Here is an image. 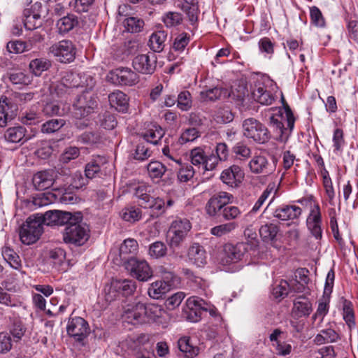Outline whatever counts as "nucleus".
Segmentation results:
<instances>
[{"label": "nucleus", "mask_w": 358, "mask_h": 358, "mask_svg": "<svg viewBox=\"0 0 358 358\" xmlns=\"http://www.w3.org/2000/svg\"><path fill=\"white\" fill-rule=\"evenodd\" d=\"M233 199V195L226 192L214 194L206 204L207 215L211 217L222 216L226 221L238 220L242 215L241 210L238 206L229 205Z\"/></svg>", "instance_id": "1"}, {"label": "nucleus", "mask_w": 358, "mask_h": 358, "mask_svg": "<svg viewBox=\"0 0 358 358\" xmlns=\"http://www.w3.org/2000/svg\"><path fill=\"white\" fill-rule=\"evenodd\" d=\"M268 123L276 133V140L285 143L294 127L293 113L286 105L283 108H271L268 110Z\"/></svg>", "instance_id": "2"}, {"label": "nucleus", "mask_w": 358, "mask_h": 358, "mask_svg": "<svg viewBox=\"0 0 358 358\" xmlns=\"http://www.w3.org/2000/svg\"><path fill=\"white\" fill-rule=\"evenodd\" d=\"M244 136L257 143L264 144L271 138L270 132L262 123L250 117L245 120L242 124Z\"/></svg>", "instance_id": "3"}, {"label": "nucleus", "mask_w": 358, "mask_h": 358, "mask_svg": "<svg viewBox=\"0 0 358 358\" xmlns=\"http://www.w3.org/2000/svg\"><path fill=\"white\" fill-rule=\"evenodd\" d=\"M89 238L90 229L86 224L81 221H75L71 224L66 226L63 235V239L66 243L76 246L84 245Z\"/></svg>", "instance_id": "4"}, {"label": "nucleus", "mask_w": 358, "mask_h": 358, "mask_svg": "<svg viewBox=\"0 0 358 358\" xmlns=\"http://www.w3.org/2000/svg\"><path fill=\"white\" fill-rule=\"evenodd\" d=\"M43 231V227L35 215L29 216L20 230V238L22 243L30 245L39 239Z\"/></svg>", "instance_id": "5"}, {"label": "nucleus", "mask_w": 358, "mask_h": 358, "mask_svg": "<svg viewBox=\"0 0 358 358\" xmlns=\"http://www.w3.org/2000/svg\"><path fill=\"white\" fill-rule=\"evenodd\" d=\"M151 187L141 183L134 188V195L138 199L139 205L144 208H152L157 211L164 210L165 203L159 198L150 195Z\"/></svg>", "instance_id": "6"}, {"label": "nucleus", "mask_w": 358, "mask_h": 358, "mask_svg": "<svg viewBox=\"0 0 358 358\" xmlns=\"http://www.w3.org/2000/svg\"><path fill=\"white\" fill-rule=\"evenodd\" d=\"M192 229V224L187 218L178 217L171 224L169 232L171 234L169 245L171 247H179L185 240Z\"/></svg>", "instance_id": "7"}, {"label": "nucleus", "mask_w": 358, "mask_h": 358, "mask_svg": "<svg viewBox=\"0 0 358 358\" xmlns=\"http://www.w3.org/2000/svg\"><path fill=\"white\" fill-rule=\"evenodd\" d=\"M149 336L141 334L127 340L128 348L134 352L136 358H157L151 347L148 346Z\"/></svg>", "instance_id": "8"}, {"label": "nucleus", "mask_w": 358, "mask_h": 358, "mask_svg": "<svg viewBox=\"0 0 358 358\" xmlns=\"http://www.w3.org/2000/svg\"><path fill=\"white\" fill-rule=\"evenodd\" d=\"M96 106V101L94 94L87 90L78 97L73 103V115L76 118L81 119L91 113Z\"/></svg>", "instance_id": "9"}, {"label": "nucleus", "mask_w": 358, "mask_h": 358, "mask_svg": "<svg viewBox=\"0 0 358 358\" xmlns=\"http://www.w3.org/2000/svg\"><path fill=\"white\" fill-rule=\"evenodd\" d=\"M136 289V283L131 280H115L112 282L108 289L105 299L107 301L111 302L115 300L119 294L128 296L131 294Z\"/></svg>", "instance_id": "10"}, {"label": "nucleus", "mask_w": 358, "mask_h": 358, "mask_svg": "<svg viewBox=\"0 0 358 358\" xmlns=\"http://www.w3.org/2000/svg\"><path fill=\"white\" fill-rule=\"evenodd\" d=\"M50 52L58 61L62 63H69L76 57V48L69 40H63L53 44L50 48Z\"/></svg>", "instance_id": "11"}, {"label": "nucleus", "mask_w": 358, "mask_h": 358, "mask_svg": "<svg viewBox=\"0 0 358 358\" xmlns=\"http://www.w3.org/2000/svg\"><path fill=\"white\" fill-rule=\"evenodd\" d=\"M107 80L115 85L131 86L138 82V76L131 69L118 68L110 71Z\"/></svg>", "instance_id": "12"}, {"label": "nucleus", "mask_w": 358, "mask_h": 358, "mask_svg": "<svg viewBox=\"0 0 358 358\" xmlns=\"http://www.w3.org/2000/svg\"><path fill=\"white\" fill-rule=\"evenodd\" d=\"M126 268L133 277L140 281H147L152 276V271L147 261L132 257L127 260Z\"/></svg>", "instance_id": "13"}, {"label": "nucleus", "mask_w": 358, "mask_h": 358, "mask_svg": "<svg viewBox=\"0 0 358 358\" xmlns=\"http://www.w3.org/2000/svg\"><path fill=\"white\" fill-rule=\"evenodd\" d=\"M277 159L273 157L271 161L266 157L258 155H255L249 162V167L253 173L270 175L276 169Z\"/></svg>", "instance_id": "14"}, {"label": "nucleus", "mask_w": 358, "mask_h": 358, "mask_svg": "<svg viewBox=\"0 0 358 358\" xmlns=\"http://www.w3.org/2000/svg\"><path fill=\"white\" fill-rule=\"evenodd\" d=\"M245 251L246 245L244 243H238L236 245L227 243L224 246L220 264L229 265L236 263L241 259Z\"/></svg>", "instance_id": "15"}, {"label": "nucleus", "mask_w": 358, "mask_h": 358, "mask_svg": "<svg viewBox=\"0 0 358 358\" xmlns=\"http://www.w3.org/2000/svg\"><path fill=\"white\" fill-rule=\"evenodd\" d=\"M145 303L134 301L124 307L122 317L128 322L133 324L142 323L145 321Z\"/></svg>", "instance_id": "16"}, {"label": "nucleus", "mask_w": 358, "mask_h": 358, "mask_svg": "<svg viewBox=\"0 0 358 358\" xmlns=\"http://www.w3.org/2000/svg\"><path fill=\"white\" fill-rule=\"evenodd\" d=\"M66 331L70 336L81 341L89 333V325L83 318L76 317L69 320Z\"/></svg>", "instance_id": "17"}, {"label": "nucleus", "mask_w": 358, "mask_h": 358, "mask_svg": "<svg viewBox=\"0 0 358 358\" xmlns=\"http://www.w3.org/2000/svg\"><path fill=\"white\" fill-rule=\"evenodd\" d=\"M187 307L191 312H194L196 317L201 315V311L208 312L212 317H217L218 315L217 308L210 303L198 296H190L186 301Z\"/></svg>", "instance_id": "18"}, {"label": "nucleus", "mask_w": 358, "mask_h": 358, "mask_svg": "<svg viewBox=\"0 0 358 358\" xmlns=\"http://www.w3.org/2000/svg\"><path fill=\"white\" fill-rule=\"evenodd\" d=\"M157 57L154 53L137 55L133 60L134 68L145 74H152L156 68Z\"/></svg>", "instance_id": "19"}, {"label": "nucleus", "mask_w": 358, "mask_h": 358, "mask_svg": "<svg viewBox=\"0 0 358 358\" xmlns=\"http://www.w3.org/2000/svg\"><path fill=\"white\" fill-rule=\"evenodd\" d=\"M244 176V172L239 166L232 165L222 171L220 180L227 186L234 188L242 182Z\"/></svg>", "instance_id": "20"}, {"label": "nucleus", "mask_w": 358, "mask_h": 358, "mask_svg": "<svg viewBox=\"0 0 358 358\" xmlns=\"http://www.w3.org/2000/svg\"><path fill=\"white\" fill-rule=\"evenodd\" d=\"M145 318L161 324L166 327L170 320L169 313L159 305L155 303L145 304Z\"/></svg>", "instance_id": "21"}, {"label": "nucleus", "mask_w": 358, "mask_h": 358, "mask_svg": "<svg viewBox=\"0 0 358 358\" xmlns=\"http://www.w3.org/2000/svg\"><path fill=\"white\" fill-rule=\"evenodd\" d=\"M301 213L302 210L300 207L283 203L275 208L273 216L282 221H288L298 219Z\"/></svg>", "instance_id": "22"}, {"label": "nucleus", "mask_w": 358, "mask_h": 358, "mask_svg": "<svg viewBox=\"0 0 358 358\" xmlns=\"http://www.w3.org/2000/svg\"><path fill=\"white\" fill-rule=\"evenodd\" d=\"M322 216L318 205H315L310 210L307 218V227L311 234L316 239H321L322 230L321 228Z\"/></svg>", "instance_id": "23"}, {"label": "nucleus", "mask_w": 358, "mask_h": 358, "mask_svg": "<svg viewBox=\"0 0 358 358\" xmlns=\"http://www.w3.org/2000/svg\"><path fill=\"white\" fill-rule=\"evenodd\" d=\"M36 189L41 191L51 187L55 182V173L51 171L37 172L32 178Z\"/></svg>", "instance_id": "24"}, {"label": "nucleus", "mask_w": 358, "mask_h": 358, "mask_svg": "<svg viewBox=\"0 0 358 358\" xmlns=\"http://www.w3.org/2000/svg\"><path fill=\"white\" fill-rule=\"evenodd\" d=\"M187 258L192 264L197 267H202L207 263L206 250L202 245L197 243H194L189 248Z\"/></svg>", "instance_id": "25"}, {"label": "nucleus", "mask_w": 358, "mask_h": 358, "mask_svg": "<svg viewBox=\"0 0 358 358\" xmlns=\"http://www.w3.org/2000/svg\"><path fill=\"white\" fill-rule=\"evenodd\" d=\"M340 339L338 333L333 328L332 323L329 322L326 328L321 329L315 336L313 342L315 345H320L324 343H336Z\"/></svg>", "instance_id": "26"}, {"label": "nucleus", "mask_w": 358, "mask_h": 358, "mask_svg": "<svg viewBox=\"0 0 358 358\" xmlns=\"http://www.w3.org/2000/svg\"><path fill=\"white\" fill-rule=\"evenodd\" d=\"M253 99L262 105H271L275 100L273 95L266 90L264 85L260 82L255 84L252 92Z\"/></svg>", "instance_id": "27"}, {"label": "nucleus", "mask_w": 358, "mask_h": 358, "mask_svg": "<svg viewBox=\"0 0 358 358\" xmlns=\"http://www.w3.org/2000/svg\"><path fill=\"white\" fill-rule=\"evenodd\" d=\"M312 303L306 298L299 296L294 301L292 313L296 317H308L312 312Z\"/></svg>", "instance_id": "28"}, {"label": "nucleus", "mask_w": 358, "mask_h": 358, "mask_svg": "<svg viewBox=\"0 0 358 358\" xmlns=\"http://www.w3.org/2000/svg\"><path fill=\"white\" fill-rule=\"evenodd\" d=\"M108 100L110 106L115 110L122 113L127 110L129 99L122 92L117 90L110 93L108 96Z\"/></svg>", "instance_id": "29"}, {"label": "nucleus", "mask_w": 358, "mask_h": 358, "mask_svg": "<svg viewBox=\"0 0 358 358\" xmlns=\"http://www.w3.org/2000/svg\"><path fill=\"white\" fill-rule=\"evenodd\" d=\"M171 283L165 280H157L150 284L148 294L154 299L162 298L171 289Z\"/></svg>", "instance_id": "30"}, {"label": "nucleus", "mask_w": 358, "mask_h": 358, "mask_svg": "<svg viewBox=\"0 0 358 358\" xmlns=\"http://www.w3.org/2000/svg\"><path fill=\"white\" fill-rule=\"evenodd\" d=\"M178 346L186 358H194L199 353V348L193 343L189 336L180 338L178 341Z\"/></svg>", "instance_id": "31"}, {"label": "nucleus", "mask_w": 358, "mask_h": 358, "mask_svg": "<svg viewBox=\"0 0 358 358\" xmlns=\"http://www.w3.org/2000/svg\"><path fill=\"white\" fill-rule=\"evenodd\" d=\"M79 24L78 18L73 14H69L57 22V28L59 34H64L72 30Z\"/></svg>", "instance_id": "32"}, {"label": "nucleus", "mask_w": 358, "mask_h": 358, "mask_svg": "<svg viewBox=\"0 0 358 358\" xmlns=\"http://www.w3.org/2000/svg\"><path fill=\"white\" fill-rule=\"evenodd\" d=\"M167 34L164 31H157L152 34L149 39V46L155 52H161L165 47Z\"/></svg>", "instance_id": "33"}, {"label": "nucleus", "mask_w": 358, "mask_h": 358, "mask_svg": "<svg viewBox=\"0 0 358 358\" xmlns=\"http://www.w3.org/2000/svg\"><path fill=\"white\" fill-rule=\"evenodd\" d=\"M164 131L160 126L157 124H152L143 134V137L148 143L157 145L164 136Z\"/></svg>", "instance_id": "34"}, {"label": "nucleus", "mask_w": 358, "mask_h": 358, "mask_svg": "<svg viewBox=\"0 0 358 358\" xmlns=\"http://www.w3.org/2000/svg\"><path fill=\"white\" fill-rule=\"evenodd\" d=\"M138 249V242L134 238H127L124 241L119 248L120 257L122 261L127 262V255L135 254Z\"/></svg>", "instance_id": "35"}, {"label": "nucleus", "mask_w": 358, "mask_h": 358, "mask_svg": "<svg viewBox=\"0 0 358 358\" xmlns=\"http://www.w3.org/2000/svg\"><path fill=\"white\" fill-rule=\"evenodd\" d=\"M167 250V246L164 242L157 241L149 245L148 254L150 258L159 259L166 255Z\"/></svg>", "instance_id": "36"}, {"label": "nucleus", "mask_w": 358, "mask_h": 358, "mask_svg": "<svg viewBox=\"0 0 358 358\" xmlns=\"http://www.w3.org/2000/svg\"><path fill=\"white\" fill-rule=\"evenodd\" d=\"M343 318L351 331L355 327V313L352 303L346 299L343 301Z\"/></svg>", "instance_id": "37"}, {"label": "nucleus", "mask_w": 358, "mask_h": 358, "mask_svg": "<svg viewBox=\"0 0 358 358\" xmlns=\"http://www.w3.org/2000/svg\"><path fill=\"white\" fill-rule=\"evenodd\" d=\"M279 231V227L273 223H267L259 229V234L264 241H271L275 239Z\"/></svg>", "instance_id": "38"}, {"label": "nucleus", "mask_w": 358, "mask_h": 358, "mask_svg": "<svg viewBox=\"0 0 358 358\" xmlns=\"http://www.w3.org/2000/svg\"><path fill=\"white\" fill-rule=\"evenodd\" d=\"M248 94V90L244 81L240 80L231 86V92H227V96H232L233 99L243 101Z\"/></svg>", "instance_id": "39"}, {"label": "nucleus", "mask_w": 358, "mask_h": 358, "mask_svg": "<svg viewBox=\"0 0 358 358\" xmlns=\"http://www.w3.org/2000/svg\"><path fill=\"white\" fill-rule=\"evenodd\" d=\"M227 90L223 88L214 87L200 92L201 99L202 101H215L221 98L222 96L226 97Z\"/></svg>", "instance_id": "40"}, {"label": "nucleus", "mask_w": 358, "mask_h": 358, "mask_svg": "<svg viewBox=\"0 0 358 358\" xmlns=\"http://www.w3.org/2000/svg\"><path fill=\"white\" fill-rule=\"evenodd\" d=\"M2 256L5 261L13 268L18 269L21 266L19 255L10 248L5 247L2 250Z\"/></svg>", "instance_id": "41"}, {"label": "nucleus", "mask_w": 358, "mask_h": 358, "mask_svg": "<svg viewBox=\"0 0 358 358\" xmlns=\"http://www.w3.org/2000/svg\"><path fill=\"white\" fill-rule=\"evenodd\" d=\"M206 154L205 151L199 147L192 149L190 152V160L192 165L197 167L200 171H203Z\"/></svg>", "instance_id": "42"}, {"label": "nucleus", "mask_w": 358, "mask_h": 358, "mask_svg": "<svg viewBox=\"0 0 358 358\" xmlns=\"http://www.w3.org/2000/svg\"><path fill=\"white\" fill-rule=\"evenodd\" d=\"M238 227L237 222H228L213 227L210 229V233L215 236L221 237L234 231Z\"/></svg>", "instance_id": "43"}, {"label": "nucleus", "mask_w": 358, "mask_h": 358, "mask_svg": "<svg viewBox=\"0 0 358 358\" xmlns=\"http://www.w3.org/2000/svg\"><path fill=\"white\" fill-rule=\"evenodd\" d=\"M50 66V62L44 58L33 59L29 64V68L36 76H40L41 73L48 70Z\"/></svg>", "instance_id": "44"}, {"label": "nucleus", "mask_w": 358, "mask_h": 358, "mask_svg": "<svg viewBox=\"0 0 358 358\" xmlns=\"http://www.w3.org/2000/svg\"><path fill=\"white\" fill-rule=\"evenodd\" d=\"M4 136L7 141L10 143H18L24 138L25 129L22 127L8 128Z\"/></svg>", "instance_id": "45"}, {"label": "nucleus", "mask_w": 358, "mask_h": 358, "mask_svg": "<svg viewBox=\"0 0 358 358\" xmlns=\"http://www.w3.org/2000/svg\"><path fill=\"white\" fill-rule=\"evenodd\" d=\"M82 214L80 212L72 214L69 212L58 210L57 225L67 226L71 224L75 221H82Z\"/></svg>", "instance_id": "46"}, {"label": "nucleus", "mask_w": 358, "mask_h": 358, "mask_svg": "<svg viewBox=\"0 0 358 358\" xmlns=\"http://www.w3.org/2000/svg\"><path fill=\"white\" fill-rule=\"evenodd\" d=\"M38 221H40L41 225L48 226L57 225L58 210L47 211L45 214H34Z\"/></svg>", "instance_id": "47"}, {"label": "nucleus", "mask_w": 358, "mask_h": 358, "mask_svg": "<svg viewBox=\"0 0 358 358\" xmlns=\"http://www.w3.org/2000/svg\"><path fill=\"white\" fill-rule=\"evenodd\" d=\"M6 48L10 53L19 54L31 50V45L30 42L16 40L8 42Z\"/></svg>", "instance_id": "48"}, {"label": "nucleus", "mask_w": 358, "mask_h": 358, "mask_svg": "<svg viewBox=\"0 0 358 358\" xmlns=\"http://www.w3.org/2000/svg\"><path fill=\"white\" fill-rule=\"evenodd\" d=\"M182 21V16L180 13L169 11L162 16V22L168 28L179 25Z\"/></svg>", "instance_id": "49"}, {"label": "nucleus", "mask_w": 358, "mask_h": 358, "mask_svg": "<svg viewBox=\"0 0 358 358\" xmlns=\"http://www.w3.org/2000/svg\"><path fill=\"white\" fill-rule=\"evenodd\" d=\"M148 172L152 178H159L166 171V166L158 161L150 162L147 166Z\"/></svg>", "instance_id": "50"}, {"label": "nucleus", "mask_w": 358, "mask_h": 358, "mask_svg": "<svg viewBox=\"0 0 358 358\" xmlns=\"http://www.w3.org/2000/svg\"><path fill=\"white\" fill-rule=\"evenodd\" d=\"M124 25L129 32L138 33L142 30L144 26V22L143 20L138 17H130L124 20Z\"/></svg>", "instance_id": "51"}, {"label": "nucleus", "mask_w": 358, "mask_h": 358, "mask_svg": "<svg viewBox=\"0 0 358 358\" xmlns=\"http://www.w3.org/2000/svg\"><path fill=\"white\" fill-rule=\"evenodd\" d=\"M329 312V303L326 299H322L319 301L318 306L316 312L312 316V320L315 321L317 317L320 318V322L315 325L316 328L321 327V324L323 322L324 317Z\"/></svg>", "instance_id": "52"}, {"label": "nucleus", "mask_w": 358, "mask_h": 358, "mask_svg": "<svg viewBox=\"0 0 358 358\" xmlns=\"http://www.w3.org/2000/svg\"><path fill=\"white\" fill-rule=\"evenodd\" d=\"M192 106V96L188 91L181 92L177 98V106L182 111L189 110Z\"/></svg>", "instance_id": "53"}, {"label": "nucleus", "mask_w": 358, "mask_h": 358, "mask_svg": "<svg viewBox=\"0 0 358 358\" xmlns=\"http://www.w3.org/2000/svg\"><path fill=\"white\" fill-rule=\"evenodd\" d=\"M121 217L127 222H135L141 219V210L135 207L125 208L122 210Z\"/></svg>", "instance_id": "54"}, {"label": "nucleus", "mask_w": 358, "mask_h": 358, "mask_svg": "<svg viewBox=\"0 0 358 358\" xmlns=\"http://www.w3.org/2000/svg\"><path fill=\"white\" fill-rule=\"evenodd\" d=\"M10 82L14 85H28L31 83L32 78L21 71L12 72L9 75Z\"/></svg>", "instance_id": "55"}, {"label": "nucleus", "mask_w": 358, "mask_h": 358, "mask_svg": "<svg viewBox=\"0 0 358 358\" xmlns=\"http://www.w3.org/2000/svg\"><path fill=\"white\" fill-rule=\"evenodd\" d=\"M73 88L85 87L86 90H92L95 85V80L91 76H81L78 73V78L72 82Z\"/></svg>", "instance_id": "56"}, {"label": "nucleus", "mask_w": 358, "mask_h": 358, "mask_svg": "<svg viewBox=\"0 0 358 358\" xmlns=\"http://www.w3.org/2000/svg\"><path fill=\"white\" fill-rule=\"evenodd\" d=\"M65 124V120L63 119H52L47 121L42 125V131L46 134H50L58 131Z\"/></svg>", "instance_id": "57"}, {"label": "nucleus", "mask_w": 358, "mask_h": 358, "mask_svg": "<svg viewBox=\"0 0 358 358\" xmlns=\"http://www.w3.org/2000/svg\"><path fill=\"white\" fill-rule=\"evenodd\" d=\"M42 24L41 15L38 13H29L25 15L24 20V27L28 30H33Z\"/></svg>", "instance_id": "58"}, {"label": "nucleus", "mask_w": 358, "mask_h": 358, "mask_svg": "<svg viewBox=\"0 0 358 358\" xmlns=\"http://www.w3.org/2000/svg\"><path fill=\"white\" fill-rule=\"evenodd\" d=\"M290 289L291 285L286 280H282L273 288L272 293L275 298L283 299L287 296Z\"/></svg>", "instance_id": "59"}, {"label": "nucleus", "mask_w": 358, "mask_h": 358, "mask_svg": "<svg viewBox=\"0 0 358 358\" xmlns=\"http://www.w3.org/2000/svg\"><path fill=\"white\" fill-rule=\"evenodd\" d=\"M103 159L98 157L85 166V173L87 178H94L100 171V165L99 162Z\"/></svg>", "instance_id": "60"}, {"label": "nucleus", "mask_w": 358, "mask_h": 358, "mask_svg": "<svg viewBox=\"0 0 358 358\" xmlns=\"http://www.w3.org/2000/svg\"><path fill=\"white\" fill-rule=\"evenodd\" d=\"M311 22L318 27H323L325 25V20L320 10L316 6L310 8Z\"/></svg>", "instance_id": "61"}, {"label": "nucleus", "mask_w": 358, "mask_h": 358, "mask_svg": "<svg viewBox=\"0 0 358 358\" xmlns=\"http://www.w3.org/2000/svg\"><path fill=\"white\" fill-rule=\"evenodd\" d=\"M152 155L150 148L145 143H139L135 150L134 158L139 161L148 159Z\"/></svg>", "instance_id": "62"}, {"label": "nucleus", "mask_w": 358, "mask_h": 358, "mask_svg": "<svg viewBox=\"0 0 358 358\" xmlns=\"http://www.w3.org/2000/svg\"><path fill=\"white\" fill-rule=\"evenodd\" d=\"M65 257L66 252L60 248H57L49 251V258L55 266L61 265L64 261Z\"/></svg>", "instance_id": "63"}, {"label": "nucleus", "mask_w": 358, "mask_h": 358, "mask_svg": "<svg viewBox=\"0 0 358 358\" xmlns=\"http://www.w3.org/2000/svg\"><path fill=\"white\" fill-rule=\"evenodd\" d=\"M189 42V36L186 33H181L177 36L173 44V48L176 51L182 52Z\"/></svg>", "instance_id": "64"}]
</instances>
